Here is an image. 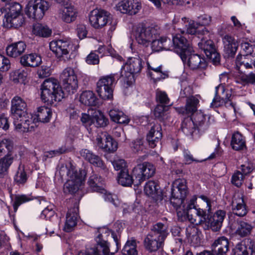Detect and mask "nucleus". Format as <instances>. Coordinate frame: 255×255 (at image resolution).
Returning <instances> with one entry per match:
<instances>
[{
  "label": "nucleus",
  "instance_id": "nucleus-17",
  "mask_svg": "<svg viewBox=\"0 0 255 255\" xmlns=\"http://www.w3.org/2000/svg\"><path fill=\"white\" fill-rule=\"evenodd\" d=\"M96 140L98 146L108 152H114L118 148L117 142L107 133H102V136L98 135Z\"/></svg>",
  "mask_w": 255,
  "mask_h": 255
},
{
  "label": "nucleus",
  "instance_id": "nucleus-9",
  "mask_svg": "<svg viewBox=\"0 0 255 255\" xmlns=\"http://www.w3.org/2000/svg\"><path fill=\"white\" fill-rule=\"evenodd\" d=\"M155 168L150 163L145 162L142 164H138L132 170L130 177L131 182L130 184L138 186L146 179L151 177L154 174Z\"/></svg>",
  "mask_w": 255,
  "mask_h": 255
},
{
  "label": "nucleus",
  "instance_id": "nucleus-53",
  "mask_svg": "<svg viewBox=\"0 0 255 255\" xmlns=\"http://www.w3.org/2000/svg\"><path fill=\"white\" fill-rule=\"evenodd\" d=\"M156 100L160 104L165 107H169L171 105L170 104V100L167 94L165 92L158 91L156 92Z\"/></svg>",
  "mask_w": 255,
  "mask_h": 255
},
{
  "label": "nucleus",
  "instance_id": "nucleus-62",
  "mask_svg": "<svg viewBox=\"0 0 255 255\" xmlns=\"http://www.w3.org/2000/svg\"><path fill=\"white\" fill-rule=\"evenodd\" d=\"M137 242L133 238L128 241V255H138V252L136 249Z\"/></svg>",
  "mask_w": 255,
  "mask_h": 255
},
{
  "label": "nucleus",
  "instance_id": "nucleus-22",
  "mask_svg": "<svg viewBox=\"0 0 255 255\" xmlns=\"http://www.w3.org/2000/svg\"><path fill=\"white\" fill-rule=\"evenodd\" d=\"M183 62L192 70L204 69L207 66V62L203 57L192 53L187 55L186 61Z\"/></svg>",
  "mask_w": 255,
  "mask_h": 255
},
{
  "label": "nucleus",
  "instance_id": "nucleus-38",
  "mask_svg": "<svg viewBox=\"0 0 255 255\" xmlns=\"http://www.w3.org/2000/svg\"><path fill=\"white\" fill-rule=\"evenodd\" d=\"M87 184L90 189L97 192H104L103 187V180L100 176L93 173L89 177Z\"/></svg>",
  "mask_w": 255,
  "mask_h": 255
},
{
  "label": "nucleus",
  "instance_id": "nucleus-36",
  "mask_svg": "<svg viewBox=\"0 0 255 255\" xmlns=\"http://www.w3.org/2000/svg\"><path fill=\"white\" fill-rule=\"evenodd\" d=\"M219 88V86L216 87V94H217V91ZM231 96V94L229 93L227 94L226 98L224 99V98H220L217 95L213 99L212 102L211 103V107L217 108L225 105L226 107H231L234 110V112H236L235 106L234 103L231 102L230 98Z\"/></svg>",
  "mask_w": 255,
  "mask_h": 255
},
{
  "label": "nucleus",
  "instance_id": "nucleus-14",
  "mask_svg": "<svg viewBox=\"0 0 255 255\" xmlns=\"http://www.w3.org/2000/svg\"><path fill=\"white\" fill-rule=\"evenodd\" d=\"M111 18L110 13L102 9H94L89 15V22L95 29H101L105 26Z\"/></svg>",
  "mask_w": 255,
  "mask_h": 255
},
{
  "label": "nucleus",
  "instance_id": "nucleus-10",
  "mask_svg": "<svg viewBox=\"0 0 255 255\" xmlns=\"http://www.w3.org/2000/svg\"><path fill=\"white\" fill-rule=\"evenodd\" d=\"M49 8L48 3L44 0H30L25 7V13L35 20L42 18Z\"/></svg>",
  "mask_w": 255,
  "mask_h": 255
},
{
  "label": "nucleus",
  "instance_id": "nucleus-42",
  "mask_svg": "<svg viewBox=\"0 0 255 255\" xmlns=\"http://www.w3.org/2000/svg\"><path fill=\"white\" fill-rule=\"evenodd\" d=\"M14 159L10 154L5 155L0 158V178H3L7 174Z\"/></svg>",
  "mask_w": 255,
  "mask_h": 255
},
{
  "label": "nucleus",
  "instance_id": "nucleus-5",
  "mask_svg": "<svg viewBox=\"0 0 255 255\" xmlns=\"http://www.w3.org/2000/svg\"><path fill=\"white\" fill-rule=\"evenodd\" d=\"M41 99L44 103L52 105L60 101L64 94L58 81L53 78L46 79L41 85Z\"/></svg>",
  "mask_w": 255,
  "mask_h": 255
},
{
  "label": "nucleus",
  "instance_id": "nucleus-8",
  "mask_svg": "<svg viewBox=\"0 0 255 255\" xmlns=\"http://www.w3.org/2000/svg\"><path fill=\"white\" fill-rule=\"evenodd\" d=\"M72 46L70 41L67 39L53 40L49 43L50 49L56 56L65 61L74 57L75 54L73 52Z\"/></svg>",
  "mask_w": 255,
  "mask_h": 255
},
{
  "label": "nucleus",
  "instance_id": "nucleus-20",
  "mask_svg": "<svg viewBox=\"0 0 255 255\" xmlns=\"http://www.w3.org/2000/svg\"><path fill=\"white\" fill-rule=\"evenodd\" d=\"M11 111L13 117L31 114L26 112L27 104L20 97L15 96L11 100Z\"/></svg>",
  "mask_w": 255,
  "mask_h": 255
},
{
  "label": "nucleus",
  "instance_id": "nucleus-27",
  "mask_svg": "<svg viewBox=\"0 0 255 255\" xmlns=\"http://www.w3.org/2000/svg\"><path fill=\"white\" fill-rule=\"evenodd\" d=\"M212 251L216 255H224L229 251V241L225 237L215 240L211 246Z\"/></svg>",
  "mask_w": 255,
  "mask_h": 255
},
{
  "label": "nucleus",
  "instance_id": "nucleus-37",
  "mask_svg": "<svg viewBox=\"0 0 255 255\" xmlns=\"http://www.w3.org/2000/svg\"><path fill=\"white\" fill-rule=\"evenodd\" d=\"M42 62L41 58L36 54H25L20 58L21 64L25 66L37 67Z\"/></svg>",
  "mask_w": 255,
  "mask_h": 255
},
{
  "label": "nucleus",
  "instance_id": "nucleus-21",
  "mask_svg": "<svg viewBox=\"0 0 255 255\" xmlns=\"http://www.w3.org/2000/svg\"><path fill=\"white\" fill-rule=\"evenodd\" d=\"M181 128L183 132L190 138L196 139L201 136L200 133L198 132L192 119L189 117L184 119L182 122Z\"/></svg>",
  "mask_w": 255,
  "mask_h": 255
},
{
  "label": "nucleus",
  "instance_id": "nucleus-54",
  "mask_svg": "<svg viewBox=\"0 0 255 255\" xmlns=\"http://www.w3.org/2000/svg\"><path fill=\"white\" fill-rule=\"evenodd\" d=\"M252 229V227L250 224L245 222H241L237 232L241 236L245 237L251 233Z\"/></svg>",
  "mask_w": 255,
  "mask_h": 255
},
{
  "label": "nucleus",
  "instance_id": "nucleus-31",
  "mask_svg": "<svg viewBox=\"0 0 255 255\" xmlns=\"http://www.w3.org/2000/svg\"><path fill=\"white\" fill-rule=\"evenodd\" d=\"M52 112L49 108L46 106H41L37 108L36 115L33 116V119L36 120L35 123L37 125L38 122L43 123H48L51 117Z\"/></svg>",
  "mask_w": 255,
  "mask_h": 255
},
{
  "label": "nucleus",
  "instance_id": "nucleus-45",
  "mask_svg": "<svg viewBox=\"0 0 255 255\" xmlns=\"http://www.w3.org/2000/svg\"><path fill=\"white\" fill-rule=\"evenodd\" d=\"M236 82L243 85L248 84L255 85V74L251 72L247 75L245 73L239 72V74L236 77Z\"/></svg>",
  "mask_w": 255,
  "mask_h": 255
},
{
  "label": "nucleus",
  "instance_id": "nucleus-12",
  "mask_svg": "<svg viewBox=\"0 0 255 255\" xmlns=\"http://www.w3.org/2000/svg\"><path fill=\"white\" fill-rule=\"evenodd\" d=\"M187 193L186 181L184 179L176 180L173 183L171 189V203L177 206L182 204Z\"/></svg>",
  "mask_w": 255,
  "mask_h": 255
},
{
  "label": "nucleus",
  "instance_id": "nucleus-51",
  "mask_svg": "<svg viewBox=\"0 0 255 255\" xmlns=\"http://www.w3.org/2000/svg\"><path fill=\"white\" fill-rule=\"evenodd\" d=\"M181 204H180L177 206L173 205L176 208L178 219L181 221L188 220L190 222V217H191V214L189 213V212L186 209L182 208L181 207Z\"/></svg>",
  "mask_w": 255,
  "mask_h": 255
},
{
  "label": "nucleus",
  "instance_id": "nucleus-29",
  "mask_svg": "<svg viewBox=\"0 0 255 255\" xmlns=\"http://www.w3.org/2000/svg\"><path fill=\"white\" fill-rule=\"evenodd\" d=\"M224 51L228 57H233L237 52L238 42L233 37L226 35L223 38Z\"/></svg>",
  "mask_w": 255,
  "mask_h": 255
},
{
  "label": "nucleus",
  "instance_id": "nucleus-40",
  "mask_svg": "<svg viewBox=\"0 0 255 255\" xmlns=\"http://www.w3.org/2000/svg\"><path fill=\"white\" fill-rule=\"evenodd\" d=\"M207 218L206 212L202 209L197 208L192 211L190 222L196 225L203 224L205 223Z\"/></svg>",
  "mask_w": 255,
  "mask_h": 255
},
{
  "label": "nucleus",
  "instance_id": "nucleus-19",
  "mask_svg": "<svg viewBox=\"0 0 255 255\" xmlns=\"http://www.w3.org/2000/svg\"><path fill=\"white\" fill-rule=\"evenodd\" d=\"M142 67V60L137 54H135L134 56L128 57V73L132 75V78L130 79V81H128V86L130 83L134 82L135 76L140 72ZM129 77L128 75V79Z\"/></svg>",
  "mask_w": 255,
  "mask_h": 255
},
{
  "label": "nucleus",
  "instance_id": "nucleus-1",
  "mask_svg": "<svg viewBox=\"0 0 255 255\" xmlns=\"http://www.w3.org/2000/svg\"><path fill=\"white\" fill-rule=\"evenodd\" d=\"M97 247L88 249L85 253L80 252L78 255H111L119 250L118 237L114 233L107 228L100 231L96 238Z\"/></svg>",
  "mask_w": 255,
  "mask_h": 255
},
{
  "label": "nucleus",
  "instance_id": "nucleus-16",
  "mask_svg": "<svg viewBox=\"0 0 255 255\" xmlns=\"http://www.w3.org/2000/svg\"><path fill=\"white\" fill-rule=\"evenodd\" d=\"M63 6L59 10V16L65 22L71 23L76 19L77 9L71 4L66 2L61 4Z\"/></svg>",
  "mask_w": 255,
  "mask_h": 255
},
{
  "label": "nucleus",
  "instance_id": "nucleus-7",
  "mask_svg": "<svg viewBox=\"0 0 255 255\" xmlns=\"http://www.w3.org/2000/svg\"><path fill=\"white\" fill-rule=\"evenodd\" d=\"M209 34V31L205 27L201 30L197 28L196 34H198V38H201V41L198 44V46L204 51L207 57L217 65L220 63V56L216 51L213 42L207 39L206 35L208 36Z\"/></svg>",
  "mask_w": 255,
  "mask_h": 255
},
{
  "label": "nucleus",
  "instance_id": "nucleus-23",
  "mask_svg": "<svg viewBox=\"0 0 255 255\" xmlns=\"http://www.w3.org/2000/svg\"><path fill=\"white\" fill-rule=\"evenodd\" d=\"M162 136L160 125L158 123H154L146 135V140L149 146L151 148L155 147L161 139Z\"/></svg>",
  "mask_w": 255,
  "mask_h": 255
},
{
  "label": "nucleus",
  "instance_id": "nucleus-60",
  "mask_svg": "<svg viewBox=\"0 0 255 255\" xmlns=\"http://www.w3.org/2000/svg\"><path fill=\"white\" fill-rule=\"evenodd\" d=\"M118 183L124 187L128 186V169H122L118 176Z\"/></svg>",
  "mask_w": 255,
  "mask_h": 255
},
{
  "label": "nucleus",
  "instance_id": "nucleus-4",
  "mask_svg": "<svg viewBox=\"0 0 255 255\" xmlns=\"http://www.w3.org/2000/svg\"><path fill=\"white\" fill-rule=\"evenodd\" d=\"M59 172L62 176L66 173L68 177L63 187L65 193L74 194L84 185L86 175V171L77 169L71 161H68L65 165H62Z\"/></svg>",
  "mask_w": 255,
  "mask_h": 255
},
{
  "label": "nucleus",
  "instance_id": "nucleus-32",
  "mask_svg": "<svg viewBox=\"0 0 255 255\" xmlns=\"http://www.w3.org/2000/svg\"><path fill=\"white\" fill-rule=\"evenodd\" d=\"M232 210L234 214L243 217L247 213L244 199L240 196H235L232 201Z\"/></svg>",
  "mask_w": 255,
  "mask_h": 255
},
{
  "label": "nucleus",
  "instance_id": "nucleus-2",
  "mask_svg": "<svg viewBox=\"0 0 255 255\" xmlns=\"http://www.w3.org/2000/svg\"><path fill=\"white\" fill-rule=\"evenodd\" d=\"M179 22L185 25L186 31L185 32L181 28H178L181 34L178 33L173 35V41L174 44V51L180 56L182 61L184 62L186 61L187 55L193 52L192 43L187 39V37L189 34H196L197 28L195 27L194 21L189 22L186 17L182 18Z\"/></svg>",
  "mask_w": 255,
  "mask_h": 255
},
{
  "label": "nucleus",
  "instance_id": "nucleus-61",
  "mask_svg": "<svg viewBox=\"0 0 255 255\" xmlns=\"http://www.w3.org/2000/svg\"><path fill=\"white\" fill-rule=\"evenodd\" d=\"M9 68V60L4 55L0 54V71H7Z\"/></svg>",
  "mask_w": 255,
  "mask_h": 255
},
{
  "label": "nucleus",
  "instance_id": "nucleus-43",
  "mask_svg": "<svg viewBox=\"0 0 255 255\" xmlns=\"http://www.w3.org/2000/svg\"><path fill=\"white\" fill-rule=\"evenodd\" d=\"M28 176L26 173L24 166L19 164L17 170L14 176L13 180L17 185H23L27 181Z\"/></svg>",
  "mask_w": 255,
  "mask_h": 255
},
{
  "label": "nucleus",
  "instance_id": "nucleus-44",
  "mask_svg": "<svg viewBox=\"0 0 255 255\" xmlns=\"http://www.w3.org/2000/svg\"><path fill=\"white\" fill-rule=\"evenodd\" d=\"M12 142L10 140L3 139L0 142V156L10 154L14 159L15 155L12 150Z\"/></svg>",
  "mask_w": 255,
  "mask_h": 255
},
{
  "label": "nucleus",
  "instance_id": "nucleus-35",
  "mask_svg": "<svg viewBox=\"0 0 255 255\" xmlns=\"http://www.w3.org/2000/svg\"><path fill=\"white\" fill-rule=\"evenodd\" d=\"M230 144L235 150H243L246 146L245 137L239 131L235 132L232 135Z\"/></svg>",
  "mask_w": 255,
  "mask_h": 255
},
{
  "label": "nucleus",
  "instance_id": "nucleus-63",
  "mask_svg": "<svg viewBox=\"0 0 255 255\" xmlns=\"http://www.w3.org/2000/svg\"><path fill=\"white\" fill-rule=\"evenodd\" d=\"M168 107L164 106L162 105H157L154 110V115L155 117L158 119L162 118L165 111H167Z\"/></svg>",
  "mask_w": 255,
  "mask_h": 255
},
{
  "label": "nucleus",
  "instance_id": "nucleus-33",
  "mask_svg": "<svg viewBox=\"0 0 255 255\" xmlns=\"http://www.w3.org/2000/svg\"><path fill=\"white\" fill-rule=\"evenodd\" d=\"M24 21L22 17H18L6 12L3 19V26L6 28H17L21 26Z\"/></svg>",
  "mask_w": 255,
  "mask_h": 255
},
{
  "label": "nucleus",
  "instance_id": "nucleus-15",
  "mask_svg": "<svg viewBox=\"0 0 255 255\" xmlns=\"http://www.w3.org/2000/svg\"><path fill=\"white\" fill-rule=\"evenodd\" d=\"M36 120L33 119L32 114L13 117L14 130L18 132H25L33 130L36 127Z\"/></svg>",
  "mask_w": 255,
  "mask_h": 255
},
{
  "label": "nucleus",
  "instance_id": "nucleus-6",
  "mask_svg": "<svg viewBox=\"0 0 255 255\" xmlns=\"http://www.w3.org/2000/svg\"><path fill=\"white\" fill-rule=\"evenodd\" d=\"M130 33L139 44L144 45L157 38L159 29L157 26H146L144 23L140 22L132 25Z\"/></svg>",
  "mask_w": 255,
  "mask_h": 255
},
{
  "label": "nucleus",
  "instance_id": "nucleus-18",
  "mask_svg": "<svg viewBox=\"0 0 255 255\" xmlns=\"http://www.w3.org/2000/svg\"><path fill=\"white\" fill-rule=\"evenodd\" d=\"M226 216V212L223 210H218L210 217L207 216L205 223L208 227H210L213 231H219L222 226Z\"/></svg>",
  "mask_w": 255,
  "mask_h": 255
},
{
  "label": "nucleus",
  "instance_id": "nucleus-47",
  "mask_svg": "<svg viewBox=\"0 0 255 255\" xmlns=\"http://www.w3.org/2000/svg\"><path fill=\"white\" fill-rule=\"evenodd\" d=\"M93 121L95 122L94 125L96 127H105L108 123V119L105 117L103 113L99 111H95L93 114Z\"/></svg>",
  "mask_w": 255,
  "mask_h": 255
},
{
  "label": "nucleus",
  "instance_id": "nucleus-49",
  "mask_svg": "<svg viewBox=\"0 0 255 255\" xmlns=\"http://www.w3.org/2000/svg\"><path fill=\"white\" fill-rule=\"evenodd\" d=\"M33 31L35 34L44 37H48L51 34V30L47 26L40 24L34 25Z\"/></svg>",
  "mask_w": 255,
  "mask_h": 255
},
{
  "label": "nucleus",
  "instance_id": "nucleus-26",
  "mask_svg": "<svg viewBox=\"0 0 255 255\" xmlns=\"http://www.w3.org/2000/svg\"><path fill=\"white\" fill-rule=\"evenodd\" d=\"M80 154L85 160L95 166L105 168L103 160L97 155L87 149H82L80 151Z\"/></svg>",
  "mask_w": 255,
  "mask_h": 255
},
{
  "label": "nucleus",
  "instance_id": "nucleus-24",
  "mask_svg": "<svg viewBox=\"0 0 255 255\" xmlns=\"http://www.w3.org/2000/svg\"><path fill=\"white\" fill-rule=\"evenodd\" d=\"M248 55H238L236 60V66L238 71L241 73H251L254 69V60L250 59Z\"/></svg>",
  "mask_w": 255,
  "mask_h": 255
},
{
  "label": "nucleus",
  "instance_id": "nucleus-25",
  "mask_svg": "<svg viewBox=\"0 0 255 255\" xmlns=\"http://www.w3.org/2000/svg\"><path fill=\"white\" fill-rule=\"evenodd\" d=\"M145 194L156 202L162 199V192L158 184L154 181L149 180L144 185Z\"/></svg>",
  "mask_w": 255,
  "mask_h": 255
},
{
  "label": "nucleus",
  "instance_id": "nucleus-59",
  "mask_svg": "<svg viewBox=\"0 0 255 255\" xmlns=\"http://www.w3.org/2000/svg\"><path fill=\"white\" fill-rule=\"evenodd\" d=\"M104 192H100V193L102 194V197L104 200L107 202H109L112 203L114 205L117 206L118 205V200L117 198V196L112 195L111 193L108 192L105 189H103Z\"/></svg>",
  "mask_w": 255,
  "mask_h": 255
},
{
  "label": "nucleus",
  "instance_id": "nucleus-3",
  "mask_svg": "<svg viewBox=\"0 0 255 255\" xmlns=\"http://www.w3.org/2000/svg\"><path fill=\"white\" fill-rule=\"evenodd\" d=\"M199 102V100L195 97H190L186 100L185 107L178 108L177 111L182 115H192V118H191L192 121L198 130V132L201 135L208 129L211 123V117L202 112L198 111L194 113L197 110V106Z\"/></svg>",
  "mask_w": 255,
  "mask_h": 255
},
{
  "label": "nucleus",
  "instance_id": "nucleus-41",
  "mask_svg": "<svg viewBox=\"0 0 255 255\" xmlns=\"http://www.w3.org/2000/svg\"><path fill=\"white\" fill-rule=\"evenodd\" d=\"M150 233L164 241L168 235L167 226L161 223H157L153 225Z\"/></svg>",
  "mask_w": 255,
  "mask_h": 255
},
{
  "label": "nucleus",
  "instance_id": "nucleus-55",
  "mask_svg": "<svg viewBox=\"0 0 255 255\" xmlns=\"http://www.w3.org/2000/svg\"><path fill=\"white\" fill-rule=\"evenodd\" d=\"M235 255H249L247 240L238 243L234 249Z\"/></svg>",
  "mask_w": 255,
  "mask_h": 255
},
{
  "label": "nucleus",
  "instance_id": "nucleus-46",
  "mask_svg": "<svg viewBox=\"0 0 255 255\" xmlns=\"http://www.w3.org/2000/svg\"><path fill=\"white\" fill-rule=\"evenodd\" d=\"M109 116L111 120L119 124H126L128 121L127 116L121 111L113 109L110 111Z\"/></svg>",
  "mask_w": 255,
  "mask_h": 255
},
{
  "label": "nucleus",
  "instance_id": "nucleus-39",
  "mask_svg": "<svg viewBox=\"0 0 255 255\" xmlns=\"http://www.w3.org/2000/svg\"><path fill=\"white\" fill-rule=\"evenodd\" d=\"M79 101L81 104L88 106H95L98 103L97 97L91 91L83 92L80 95Z\"/></svg>",
  "mask_w": 255,
  "mask_h": 255
},
{
  "label": "nucleus",
  "instance_id": "nucleus-11",
  "mask_svg": "<svg viewBox=\"0 0 255 255\" xmlns=\"http://www.w3.org/2000/svg\"><path fill=\"white\" fill-rule=\"evenodd\" d=\"M115 75L111 74L101 78L97 83V92L104 100H111L113 97V85Z\"/></svg>",
  "mask_w": 255,
  "mask_h": 255
},
{
  "label": "nucleus",
  "instance_id": "nucleus-56",
  "mask_svg": "<svg viewBox=\"0 0 255 255\" xmlns=\"http://www.w3.org/2000/svg\"><path fill=\"white\" fill-rule=\"evenodd\" d=\"M31 200V198L25 195H17L15 196L13 207L14 212H16L18 207L22 204L25 203Z\"/></svg>",
  "mask_w": 255,
  "mask_h": 255
},
{
  "label": "nucleus",
  "instance_id": "nucleus-13",
  "mask_svg": "<svg viewBox=\"0 0 255 255\" xmlns=\"http://www.w3.org/2000/svg\"><path fill=\"white\" fill-rule=\"evenodd\" d=\"M64 89L69 94H73L78 87V80L74 70L71 67L66 68L60 76Z\"/></svg>",
  "mask_w": 255,
  "mask_h": 255
},
{
  "label": "nucleus",
  "instance_id": "nucleus-64",
  "mask_svg": "<svg viewBox=\"0 0 255 255\" xmlns=\"http://www.w3.org/2000/svg\"><path fill=\"white\" fill-rule=\"evenodd\" d=\"M51 70L50 67L47 66H42L37 71L38 77L44 78L48 77L50 75Z\"/></svg>",
  "mask_w": 255,
  "mask_h": 255
},
{
  "label": "nucleus",
  "instance_id": "nucleus-34",
  "mask_svg": "<svg viewBox=\"0 0 255 255\" xmlns=\"http://www.w3.org/2000/svg\"><path fill=\"white\" fill-rule=\"evenodd\" d=\"M26 47L25 43L20 41L8 45L6 51L8 56L12 57H17L24 52Z\"/></svg>",
  "mask_w": 255,
  "mask_h": 255
},
{
  "label": "nucleus",
  "instance_id": "nucleus-28",
  "mask_svg": "<svg viewBox=\"0 0 255 255\" xmlns=\"http://www.w3.org/2000/svg\"><path fill=\"white\" fill-rule=\"evenodd\" d=\"M78 217V208L74 207L69 209L63 228L65 232H70L73 230L77 225Z\"/></svg>",
  "mask_w": 255,
  "mask_h": 255
},
{
  "label": "nucleus",
  "instance_id": "nucleus-50",
  "mask_svg": "<svg viewBox=\"0 0 255 255\" xmlns=\"http://www.w3.org/2000/svg\"><path fill=\"white\" fill-rule=\"evenodd\" d=\"M99 54H102V55H105L107 53L110 54V55L120 61H123V57L117 53L116 51L111 47L106 48L104 46H100L97 50Z\"/></svg>",
  "mask_w": 255,
  "mask_h": 255
},
{
  "label": "nucleus",
  "instance_id": "nucleus-30",
  "mask_svg": "<svg viewBox=\"0 0 255 255\" xmlns=\"http://www.w3.org/2000/svg\"><path fill=\"white\" fill-rule=\"evenodd\" d=\"M164 241L149 233L144 241L145 248L150 252H155L162 246Z\"/></svg>",
  "mask_w": 255,
  "mask_h": 255
},
{
  "label": "nucleus",
  "instance_id": "nucleus-57",
  "mask_svg": "<svg viewBox=\"0 0 255 255\" xmlns=\"http://www.w3.org/2000/svg\"><path fill=\"white\" fill-rule=\"evenodd\" d=\"M245 176L240 171L235 172L232 177L231 182L233 185L240 187L243 184Z\"/></svg>",
  "mask_w": 255,
  "mask_h": 255
},
{
  "label": "nucleus",
  "instance_id": "nucleus-48",
  "mask_svg": "<svg viewBox=\"0 0 255 255\" xmlns=\"http://www.w3.org/2000/svg\"><path fill=\"white\" fill-rule=\"evenodd\" d=\"M148 68L149 70H152L154 73L149 71V74L151 77L156 80L165 79L167 77V74L163 72L162 70V66L160 65L156 68L152 67L148 64Z\"/></svg>",
  "mask_w": 255,
  "mask_h": 255
},
{
  "label": "nucleus",
  "instance_id": "nucleus-52",
  "mask_svg": "<svg viewBox=\"0 0 255 255\" xmlns=\"http://www.w3.org/2000/svg\"><path fill=\"white\" fill-rule=\"evenodd\" d=\"M7 8L8 10L6 11V12L18 17H22L21 15L22 6L19 3H11L8 5Z\"/></svg>",
  "mask_w": 255,
  "mask_h": 255
},
{
  "label": "nucleus",
  "instance_id": "nucleus-58",
  "mask_svg": "<svg viewBox=\"0 0 255 255\" xmlns=\"http://www.w3.org/2000/svg\"><path fill=\"white\" fill-rule=\"evenodd\" d=\"M141 8L140 3L134 0H128V15L136 14Z\"/></svg>",
  "mask_w": 255,
  "mask_h": 255
}]
</instances>
